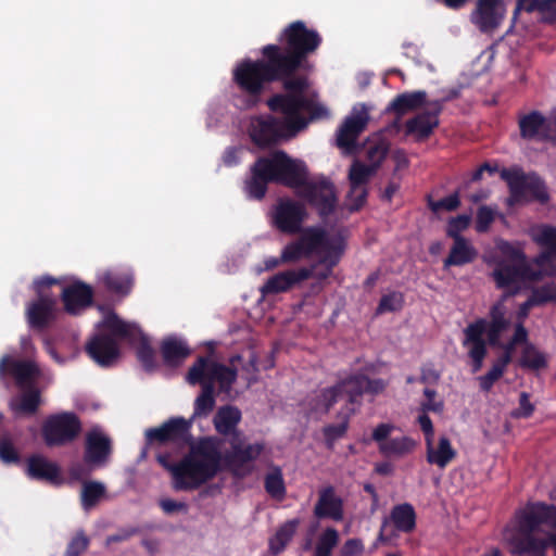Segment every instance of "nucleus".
<instances>
[{
  "mask_svg": "<svg viewBox=\"0 0 556 556\" xmlns=\"http://www.w3.org/2000/svg\"><path fill=\"white\" fill-rule=\"evenodd\" d=\"M339 542V533L334 528H327L316 544L314 556H331L332 549Z\"/></svg>",
  "mask_w": 556,
  "mask_h": 556,
  "instance_id": "44",
  "label": "nucleus"
},
{
  "mask_svg": "<svg viewBox=\"0 0 556 556\" xmlns=\"http://www.w3.org/2000/svg\"><path fill=\"white\" fill-rule=\"evenodd\" d=\"M460 205V199L458 192H454L447 197H444L438 201H430L429 207L433 212H439L441 210L453 212L457 210Z\"/></svg>",
  "mask_w": 556,
  "mask_h": 556,
  "instance_id": "52",
  "label": "nucleus"
},
{
  "mask_svg": "<svg viewBox=\"0 0 556 556\" xmlns=\"http://www.w3.org/2000/svg\"><path fill=\"white\" fill-rule=\"evenodd\" d=\"M497 248L503 256H505L504 260H507L511 264H527L526 255L522 252L521 249L515 247L508 241H501L497 244Z\"/></svg>",
  "mask_w": 556,
  "mask_h": 556,
  "instance_id": "50",
  "label": "nucleus"
},
{
  "mask_svg": "<svg viewBox=\"0 0 556 556\" xmlns=\"http://www.w3.org/2000/svg\"><path fill=\"white\" fill-rule=\"evenodd\" d=\"M39 375L40 369L34 361L15 359L10 355H4L0 359V378L13 377L20 389L35 386Z\"/></svg>",
  "mask_w": 556,
  "mask_h": 556,
  "instance_id": "20",
  "label": "nucleus"
},
{
  "mask_svg": "<svg viewBox=\"0 0 556 556\" xmlns=\"http://www.w3.org/2000/svg\"><path fill=\"white\" fill-rule=\"evenodd\" d=\"M437 391L430 388H425L424 396L425 400L420 403V409L424 413H435L440 414L444 409V402L441 399H437Z\"/></svg>",
  "mask_w": 556,
  "mask_h": 556,
  "instance_id": "47",
  "label": "nucleus"
},
{
  "mask_svg": "<svg viewBox=\"0 0 556 556\" xmlns=\"http://www.w3.org/2000/svg\"><path fill=\"white\" fill-rule=\"evenodd\" d=\"M220 444L222 439L217 437L200 438L178 463H172L166 453H159L156 460L170 472L174 490L194 491L214 479L223 469L227 470Z\"/></svg>",
  "mask_w": 556,
  "mask_h": 556,
  "instance_id": "5",
  "label": "nucleus"
},
{
  "mask_svg": "<svg viewBox=\"0 0 556 556\" xmlns=\"http://www.w3.org/2000/svg\"><path fill=\"white\" fill-rule=\"evenodd\" d=\"M389 521L393 525L394 530L397 532L406 534L414 532L417 525V515L414 506L409 503H402L392 507L389 519L386 518L383 520L378 534V541L382 544L390 543L393 538L396 536L394 531L390 532L389 534L386 533V528Z\"/></svg>",
  "mask_w": 556,
  "mask_h": 556,
  "instance_id": "19",
  "label": "nucleus"
},
{
  "mask_svg": "<svg viewBox=\"0 0 556 556\" xmlns=\"http://www.w3.org/2000/svg\"><path fill=\"white\" fill-rule=\"evenodd\" d=\"M241 412L232 405H225L216 412L213 424L216 431L225 437L229 448L224 452V467L233 477L245 478L254 470V462L265 450L263 442L247 443L243 433L237 429ZM224 440H222V443Z\"/></svg>",
  "mask_w": 556,
  "mask_h": 556,
  "instance_id": "9",
  "label": "nucleus"
},
{
  "mask_svg": "<svg viewBox=\"0 0 556 556\" xmlns=\"http://www.w3.org/2000/svg\"><path fill=\"white\" fill-rule=\"evenodd\" d=\"M539 12L548 23H556V0H539Z\"/></svg>",
  "mask_w": 556,
  "mask_h": 556,
  "instance_id": "61",
  "label": "nucleus"
},
{
  "mask_svg": "<svg viewBox=\"0 0 556 556\" xmlns=\"http://www.w3.org/2000/svg\"><path fill=\"white\" fill-rule=\"evenodd\" d=\"M192 419L187 420L184 417H172L157 428H150L146 431V439L148 444L155 446H163L167 443H173L176 446L182 447L191 445Z\"/></svg>",
  "mask_w": 556,
  "mask_h": 556,
  "instance_id": "16",
  "label": "nucleus"
},
{
  "mask_svg": "<svg viewBox=\"0 0 556 556\" xmlns=\"http://www.w3.org/2000/svg\"><path fill=\"white\" fill-rule=\"evenodd\" d=\"M104 288L116 294L126 295L130 292L134 278L128 271L106 270L100 278Z\"/></svg>",
  "mask_w": 556,
  "mask_h": 556,
  "instance_id": "37",
  "label": "nucleus"
},
{
  "mask_svg": "<svg viewBox=\"0 0 556 556\" xmlns=\"http://www.w3.org/2000/svg\"><path fill=\"white\" fill-rule=\"evenodd\" d=\"M312 276L313 268L288 269L269 277L260 288V291L263 296L282 293L293 288L296 283L312 278Z\"/></svg>",
  "mask_w": 556,
  "mask_h": 556,
  "instance_id": "26",
  "label": "nucleus"
},
{
  "mask_svg": "<svg viewBox=\"0 0 556 556\" xmlns=\"http://www.w3.org/2000/svg\"><path fill=\"white\" fill-rule=\"evenodd\" d=\"M201 393L194 401L193 418L207 416L215 407V386L210 381H201Z\"/></svg>",
  "mask_w": 556,
  "mask_h": 556,
  "instance_id": "40",
  "label": "nucleus"
},
{
  "mask_svg": "<svg viewBox=\"0 0 556 556\" xmlns=\"http://www.w3.org/2000/svg\"><path fill=\"white\" fill-rule=\"evenodd\" d=\"M265 491L276 500H282L286 495V485L281 469L274 467L264 479Z\"/></svg>",
  "mask_w": 556,
  "mask_h": 556,
  "instance_id": "43",
  "label": "nucleus"
},
{
  "mask_svg": "<svg viewBox=\"0 0 556 556\" xmlns=\"http://www.w3.org/2000/svg\"><path fill=\"white\" fill-rule=\"evenodd\" d=\"M496 212L488 205L478 207L476 216V231L479 233L486 232L495 219Z\"/></svg>",
  "mask_w": 556,
  "mask_h": 556,
  "instance_id": "48",
  "label": "nucleus"
},
{
  "mask_svg": "<svg viewBox=\"0 0 556 556\" xmlns=\"http://www.w3.org/2000/svg\"><path fill=\"white\" fill-rule=\"evenodd\" d=\"M261 53L262 59H244L232 70V81L244 96L242 106H256L266 86L273 83H280L285 93L302 94L303 79H291L266 46Z\"/></svg>",
  "mask_w": 556,
  "mask_h": 556,
  "instance_id": "6",
  "label": "nucleus"
},
{
  "mask_svg": "<svg viewBox=\"0 0 556 556\" xmlns=\"http://www.w3.org/2000/svg\"><path fill=\"white\" fill-rule=\"evenodd\" d=\"M26 471L29 478L38 481L55 482L60 477L59 466L42 455H31Z\"/></svg>",
  "mask_w": 556,
  "mask_h": 556,
  "instance_id": "34",
  "label": "nucleus"
},
{
  "mask_svg": "<svg viewBox=\"0 0 556 556\" xmlns=\"http://www.w3.org/2000/svg\"><path fill=\"white\" fill-rule=\"evenodd\" d=\"M59 283V279L48 275L34 281L33 289L37 299L26 308V318L30 328L43 330L55 319L58 300L50 288Z\"/></svg>",
  "mask_w": 556,
  "mask_h": 556,
  "instance_id": "11",
  "label": "nucleus"
},
{
  "mask_svg": "<svg viewBox=\"0 0 556 556\" xmlns=\"http://www.w3.org/2000/svg\"><path fill=\"white\" fill-rule=\"evenodd\" d=\"M369 115L363 106L362 111L353 112L348 116L337 131V144L339 148L351 149L355 146L358 136L367 126Z\"/></svg>",
  "mask_w": 556,
  "mask_h": 556,
  "instance_id": "29",
  "label": "nucleus"
},
{
  "mask_svg": "<svg viewBox=\"0 0 556 556\" xmlns=\"http://www.w3.org/2000/svg\"><path fill=\"white\" fill-rule=\"evenodd\" d=\"M437 110L430 108L416 114L405 123V135L414 137L415 141L422 142L430 138L440 124V104Z\"/></svg>",
  "mask_w": 556,
  "mask_h": 556,
  "instance_id": "27",
  "label": "nucleus"
},
{
  "mask_svg": "<svg viewBox=\"0 0 556 556\" xmlns=\"http://www.w3.org/2000/svg\"><path fill=\"white\" fill-rule=\"evenodd\" d=\"M110 332H112L110 330ZM115 334L98 333L87 343V354L100 366L110 367L119 357V346Z\"/></svg>",
  "mask_w": 556,
  "mask_h": 556,
  "instance_id": "25",
  "label": "nucleus"
},
{
  "mask_svg": "<svg viewBox=\"0 0 556 556\" xmlns=\"http://www.w3.org/2000/svg\"><path fill=\"white\" fill-rule=\"evenodd\" d=\"M327 230L319 226L305 227L300 237L289 242L281 251V261L286 264L308 258L313 254L321 253V249L329 242Z\"/></svg>",
  "mask_w": 556,
  "mask_h": 556,
  "instance_id": "14",
  "label": "nucleus"
},
{
  "mask_svg": "<svg viewBox=\"0 0 556 556\" xmlns=\"http://www.w3.org/2000/svg\"><path fill=\"white\" fill-rule=\"evenodd\" d=\"M376 174L375 166L365 165L359 161H354L349 170V180L351 195L356 193L358 187L366 186L370 177Z\"/></svg>",
  "mask_w": 556,
  "mask_h": 556,
  "instance_id": "41",
  "label": "nucleus"
},
{
  "mask_svg": "<svg viewBox=\"0 0 556 556\" xmlns=\"http://www.w3.org/2000/svg\"><path fill=\"white\" fill-rule=\"evenodd\" d=\"M477 256L478 252L468 239L456 238V240H453L448 255L443 261V268L470 264Z\"/></svg>",
  "mask_w": 556,
  "mask_h": 556,
  "instance_id": "32",
  "label": "nucleus"
},
{
  "mask_svg": "<svg viewBox=\"0 0 556 556\" xmlns=\"http://www.w3.org/2000/svg\"><path fill=\"white\" fill-rule=\"evenodd\" d=\"M345 250V241L341 235L333 236L329 242L318 253L319 260L317 264L312 265L313 276L319 281H325L331 274L333 268L339 264Z\"/></svg>",
  "mask_w": 556,
  "mask_h": 556,
  "instance_id": "24",
  "label": "nucleus"
},
{
  "mask_svg": "<svg viewBox=\"0 0 556 556\" xmlns=\"http://www.w3.org/2000/svg\"><path fill=\"white\" fill-rule=\"evenodd\" d=\"M89 539L83 530L78 531L67 544L64 556H81L89 547Z\"/></svg>",
  "mask_w": 556,
  "mask_h": 556,
  "instance_id": "49",
  "label": "nucleus"
},
{
  "mask_svg": "<svg viewBox=\"0 0 556 556\" xmlns=\"http://www.w3.org/2000/svg\"><path fill=\"white\" fill-rule=\"evenodd\" d=\"M307 216L305 206L291 199H281L273 213V224L282 233H301L302 224Z\"/></svg>",
  "mask_w": 556,
  "mask_h": 556,
  "instance_id": "17",
  "label": "nucleus"
},
{
  "mask_svg": "<svg viewBox=\"0 0 556 556\" xmlns=\"http://www.w3.org/2000/svg\"><path fill=\"white\" fill-rule=\"evenodd\" d=\"M505 16L502 0H478L470 20L482 33H493L500 27Z\"/></svg>",
  "mask_w": 556,
  "mask_h": 556,
  "instance_id": "22",
  "label": "nucleus"
},
{
  "mask_svg": "<svg viewBox=\"0 0 556 556\" xmlns=\"http://www.w3.org/2000/svg\"><path fill=\"white\" fill-rule=\"evenodd\" d=\"M298 526V519L289 520L276 531L274 536L269 539L268 549L273 556H277L285 551L286 546L293 538Z\"/></svg>",
  "mask_w": 556,
  "mask_h": 556,
  "instance_id": "39",
  "label": "nucleus"
},
{
  "mask_svg": "<svg viewBox=\"0 0 556 556\" xmlns=\"http://www.w3.org/2000/svg\"><path fill=\"white\" fill-rule=\"evenodd\" d=\"M83 429L79 417L73 412L49 415L41 426V437L48 447H60L74 442Z\"/></svg>",
  "mask_w": 556,
  "mask_h": 556,
  "instance_id": "13",
  "label": "nucleus"
},
{
  "mask_svg": "<svg viewBox=\"0 0 556 556\" xmlns=\"http://www.w3.org/2000/svg\"><path fill=\"white\" fill-rule=\"evenodd\" d=\"M104 326L106 329L111 330L116 338L125 339L130 344H137V358L141 363L143 369L148 372L155 370L157 367L155 351L151 346L149 338L139 327L124 321L115 314L106 317Z\"/></svg>",
  "mask_w": 556,
  "mask_h": 556,
  "instance_id": "12",
  "label": "nucleus"
},
{
  "mask_svg": "<svg viewBox=\"0 0 556 556\" xmlns=\"http://www.w3.org/2000/svg\"><path fill=\"white\" fill-rule=\"evenodd\" d=\"M367 194H368V191H367L366 186L358 187V189L356 190V193H354L353 197L351 195V190H350L348 197L353 202L352 210L358 211L366 203Z\"/></svg>",
  "mask_w": 556,
  "mask_h": 556,
  "instance_id": "64",
  "label": "nucleus"
},
{
  "mask_svg": "<svg viewBox=\"0 0 556 556\" xmlns=\"http://www.w3.org/2000/svg\"><path fill=\"white\" fill-rule=\"evenodd\" d=\"M321 42L323 38L317 30L307 28L303 21H294L282 29L278 43L266 45L291 79H303L302 94H306L309 87L308 58Z\"/></svg>",
  "mask_w": 556,
  "mask_h": 556,
  "instance_id": "7",
  "label": "nucleus"
},
{
  "mask_svg": "<svg viewBox=\"0 0 556 556\" xmlns=\"http://www.w3.org/2000/svg\"><path fill=\"white\" fill-rule=\"evenodd\" d=\"M518 365L522 369L530 371H540L548 366L547 355L539 350L533 343H527L521 349Z\"/></svg>",
  "mask_w": 556,
  "mask_h": 556,
  "instance_id": "38",
  "label": "nucleus"
},
{
  "mask_svg": "<svg viewBox=\"0 0 556 556\" xmlns=\"http://www.w3.org/2000/svg\"><path fill=\"white\" fill-rule=\"evenodd\" d=\"M275 182L296 190V194L314 207L321 218L330 216L337 206L334 185L326 177L309 179L306 163L291 157L283 150L258 156L250 166L244 192L250 199L263 200L268 185Z\"/></svg>",
  "mask_w": 556,
  "mask_h": 556,
  "instance_id": "1",
  "label": "nucleus"
},
{
  "mask_svg": "<svg viewBox=\"0 0 556 556\" xmlns=\"http://www.w3.org/2000/svg\"><path fill=\"white\" fill-rule=\"evenodd\" d=\"M364 552V544L361 539H349L342 545L339 556H358Z\"/></svg>",
  "mask_w": 556,
  "mask_h": 556,
  "instance_id": "58",
  "label": "nucleus"
},
{
  "mask_svg": "<svg viewBox=\"0 0 556 556\" xmlns=\"http://www.w3.org/2000/svg\"><path fill=\"white\" fill-rule=\"evenodd\" d=\"M427 102V92L417 90L397 94L388 105L387 110L393 112L397 117L422 108Z\"/></svg>",
  "mask_w": 556,
  "mask_h": 556,
  "instance_id": "33",
  "label": "nucleus"
},
{
  "mask_svg": "<svg viewBox=\"0 0 556 556\" xmlns=\"http://www.w3.org/2000/svg\"><path fill=\"white\" fill-rule=\"evenodd\" d=\"M443 96L440 99L428 102V106L437 110V103L440 104V114L443 111L444 104L452 100H455L460 97V87L451 88L442 91Z\"/></svg>",
  "mask_w": 556,
  "mask_h": 556,
  "instance_id": "59",
  "label": "nucleus"
},
{
  "mask_svg": "<svg viewBox=\"0 0 556 556\" xmlns=\"http://www.w3.org/2000/svg\"><path fill=\"white\" fill-rule=\"evenodd\" d=\"M314 515L318 519L342 520L343 501L336 495L332 485H328L319 491L318 501L314 507Z\"/></svg>",
  "mask_w": 556,
  "mask_h": 556,
  "instance_id": "31",
  "label": "nucleus"
},
{
  "mask_svg": "<svg viewBox=\"0 0 556 556\" xmlns=\"http://www.w3.org/2000/svg\"><path fill=\"white\" fill-rule=\"evenodd\" d=\"M432 442H426V459L429 464L443 469L456 457L457 453L445 435L440 437L437 447Z\"/></svg>",
  "mask_w": 556,
  "mask_h": 556,
  "instance_id": "36",
  "label": "nucleus"
},
{
  "mask_svg": "<svg viewBox=\"0 0 556 556\" xmlns=\"http://www.w3.org/2000/svg\"><path fill=\"white\" fill-rule=\"evenodd\" d=\"M394 428L391 424H379L372 430L371 439L383 456L401 458L415 450L416 441L409 437L389 438Z\"/></svg>",
  "mask_w": 556,
  "mask_h": 556,
  "instance_id": "18",
  "label": "nucleus"
},
{
  "mask_svg": "<svg viewBox=\"0 0 556 556\" xmlns=\"http://www.w3.org/2000/svg\"><path fill=\"white\" fill-rule=\"evenodd\" d=\"M112 440L100 429L93 428L86 433L84 463L90 468L105 465L112 454Z\"/></svg>",
  "mask_w": 556,
  "mask_h": 556,
  "instance_id": "21",
  "label": "nucleus"
},
{
  "mask_svg": "<svg viewBox=\"0 0 556 556\" xmlns=\"http://www.w3.org/2000/svg\"><path fill=\"white\" fill-rule=\"evenodd\" d=\"M420 371L419 381L425 384H435L441 378V374L432 364H425Z\"/></svg>",
  "mask_w": 556,
  "mask_h": 556,
  "instance_id": "60",
  "label": "nucleus"
},
{
  "mask_svg": "<svg viewBox=\"0 0 556 556\" xmlns=\"http://www.w3.org/2000/svg\"><path fill=\"white\" fill-rule=\"evenodd\" d=\"M500 175L509 189V195L506 199L507 206L513 207L532 201L541 204L548 202L549 194L546 185L535 173L525 174L519 168H503Z\"/></svg>",
  "mask_w": 556,
  "mask_h": 556,
  "instance_id": "10",
  "label": "nucleus"
},
{
  "mask_svg": "<svg viewBox=\"0 0 556 556\" xmlns=\"http://www.w3.org/2000/svg\"><path fill=\"white\" fill-rule=\"evenodd\" d=\"M266 104L273 113L281 114L282 118L273 115L251 118L248 134L251 141L261 149L294 137L311 122L329 116L328 109L307 94L275 93Z\"/></svg>",
  "mask_w": 556,
  "mask_h": 556,
  "instance_id": "3",
  "label": "nucleus"
},
{
  "mask_svg": "<svg viewBox=\"0 0 556 556\" xmlns=\"http://www.w3.org/2000/svg\"><path fill=\"white\" fill-rule=\"evenodd\" d=\"M404 295L399 291H391L381 296L376 314H384L401 311L404 306Z\"/></svg>",
  "mask_w": 556,
  "mask_h": 556,
  "instance_id": "45",
  "label": "nucleus"
},
{
  "mask_svg": "<svg viewBox=\"0 0 556 556\" xmlns=\"http://www.w3.org/2000/svg\"><path fill=\"white\" fill-rule=\"evenodd\" d=\"M417 421L420 426L421 431L425 434L426 442L433 441L434 429H433L432 420L428 416V413L422 412V414L418 416Z\"/></svg>",
  "mask_w": 556,
  "mask_h": 556,
  "instance_id": "62",
  "label": "nucleus"
},
{
  "mask_svg": "<svg viewBox=\"0 0 556 556\" xmlns=\"http://www.w3.org/2000/svg\"><path fill=\"white\" fill-rule=\"evenodd\" d=\"M509 545L514 556H546L549 546L556 556V506L538 502L525 510Z\"/></svg>",
  "mask_w": 556,
  "mask_h": 556,
  "instance_id": "8",
  "label": "nucleus"
},
{
  "mask_svg": "<svg viewBox=\"0 0 556 556\" xmlns=\"http://www.w3.org/2000/svg\"><path fill=\"white\" fill-rule=\"evenodd\" d=\"M492 263L494 268L491 277L496 288L506 292L501 300L492 304L489 318L479 317L464 329L463 346L468 349L467 354L471 359L472 372L482 368L488 355V345L501 346V337L510 326L504 302L518 292L530 270L528 264H511L504 257H494Z\"/></svg>",
  "mask_w": 556,
  "mask_h": 556,
  "instance_id": "2",
  "label": "nucleus"
},
{
  "mask_svg": "<svg viewBox=\"0 0 556 556\" xmlns=\"http://www.w3.org/2000/svg\"><path fill=\"white\" fill-rule=\"evenodd\" d=\"M0 459L5 464H17L20 462V453L11 441L0 442Z\"/></svg>",
  "mask_w": 556,
  "mask_h": 556,
  "instance_id": "56",
  "label": "nucleus"
},
{
  "mask_svg": "<svg viewBox=\"0 0 556 556\" xmlns=\"http://www.w3.org/2000/svg\"><path fill=\"white\" fill-rule=\"evenodd\" d=\"M160 507L167 515H172L174 513L180 510H187V505L182 502H177L170 498H163L160 501Z\"/></svg>",
  "mask_w": 556,
  "mask_h": 556,
  "instance_id": "63",
  "label": "nucleus"
},
{
  "mask_svg": "<svg viewBox=\"0 0 556 556\" xmlns=\"http://www.w3.org/2000/svg\"><path fill=\"white\" fill-rule=\"evenodd\" d=\"M93 296L92 287L81 280H75L64 287L61 292L64 311L73 316L79 315L90 307L93 304Z\"/></svg>",
  "mask_w": 556,
  "mask_h": 556,
  "instance_id": "23",
  "label": "nucleus"
},
{
  "mask_svg": "<svg viewBox=\"0 0 556 556\" xmlns=\"http://www.w3.org/2000/svg\"><path fill=\"white\" fill-rule=\"evenodd\" d=\"M536 242L541 245L547 247L554 254H556V227L543 226L536 237Z\"/></svg>",
  "mask_w": 556,
  "mask_h": 556,
  "instance_id": "55",
  "label": "nucleus"
},
{
  "mask_svg": "<svg viewBox=\"0 0 556 556\" xmlns=\"http://www.w3.org/2000/svg\"><path fill=\"white\" fill-rule=\"evenodd\" d=\"M504 372L505 370L493 364L485 375L478 378L480 389L483 392H490L494 383L504 375Z\"/></svg>",
  "mask_w": 556,
  "mask_h": 556,
  "instance_id": "54",
  "label": "nucleus"
},
{
  "mask_svg": "<svg viewBox=\"0 0 556 556\" xmlns=\"http://www.w3.org/2000/svg\"><path fill=\"white\" fill-rule=\"evenodd\" d=\"M470 220V216L466 214L452 217L447 224L446 235L453 240H456V238H464L460 232L469 227Z\"/></svg>",
  "mask_w": 556,
  "mask_h": 556,
  "instance_id": "51",
  "label": "nucleus"
},
{
  "mask_svg": "<svg viewBox=\"0 0 556 556\" xmlns=\"http://www.w3.org/2000/svg\"><path fill=\"white\" fill-rule=\"evenodd\" d=\"M190 354L188 344L176 337H168L161 343V355L166 366L178 367Z\"/></svg>",
  "mask_w": 556,
  "mask_h": 556,
  "instance_id": "35",
  "label": "nucleus"
},
{
  "mask_svg": "<svg viewBox=\"0 0 556 556\" xmlns=\"http://www.w3.org/2000/svg\"><path fill=\"white\" fill-rule=\"evenodd\" d=\"M41 405V392L36 386L21 389V392L9 402V407L16 418L35 416Z\"/></svg>",
  "mask_w": 556,
  "mask_h": 556,
  "instance_id": "30",
  "label": "nucleus"
},
{
  "mask_svg": "<svg viewBox=\"0 0 556 556\" xmlns=\"http://www.w3.org/2000/svg\"><path fill=\"white\" fill-rule=\"evenodd\" d=\"M518 127L520 137L527 141H549L548 118L540 111H531L519 115Z\"/></svg>",
  "mask_w": 556,
  "mask_h": 556,
  "instance_id": "28",
  "label": "nucleus"
},
{
  "mask_svg": "<svg viewBox=\"0 0 556 556\" xmlns=\"http://www.w3.org/2000/svg\"><path fill=\"white\" fill-rule=\"evenodd\" d=\"M389 148L384 143H375L367 149L366 156L370 166L377 172L388 154Z\"/></svg>",
  "mask_w": 556,
  "mask_h": 556,
  "instance_id": "53",
  "label": "nucleus"
},
{
  "mask_svg": "<svg viewBox=\"0 0 556 556\" xmlns=\"http://www.w3.org/2000/svg\"><path fill=\"white\" fill-rule=\"evenodd\" d=\"M534 413V405L530 402V395L521 392L519 395V407L513 413L516 418H529Z\"/></svg>",
  "mask_w": 556,
  "mask_h": 556,
  "instance_id": "57",
  "label": "nucleus"
},
{
  "mask_svg": "<svg viewBox=\"0 0 556 556\" xmlns=\"http://www.w3.org/2000/svg\"><path fill=\"white\" fill-rule=\"evenodd\" d=\"M237 380V370L224 364L216 363L207 357L200 356L189 368L187 381L195 386L201 381L218 382L222 391H229Z\"/></svg>",
  "mask_w": 556,
  "mask_h": 556,
  "instance_id": "15",
  "label": "nucleus"
},
{
  "mask_svg": "<svg viewBox=\"0 0 556 556\" xmlns=\"http://www.w3.org/2000/svg\"><path fill=\"white\" fill-rule=\"evenodd\" d=\"M554 301H556V285L554 283H546L533 289L528 298V304L536 306Z\"/></svg>",
  "mask_w": 556,
  "mask_h": 556,
  "instance_id": "46",
  "label": "nucleus"
},
{
  "mask_svg": "<svg viewBox=\"0 0 556 556\" xmlns=\"http://www.w3.org/2000/svg\"><path fill=\"white\" fill-rule=\"evenodd\" d=\"M387 387L388 382L381 378L370 379L365 374L356 372L319 391L312 401V408L315 412L327 414L339 401H345L337 414L339 422L323 428V435L328 450H332L336 442L345 437L352 416L358 413L363 405L364 394L376 396L381 394Z\"/></svg>",
  "mask_w": 556,
  "mask_h": 556,
  "instance_id": "4",
  "label": "nucleus"
},
{
  "mask_svg": "<svg viewBox=\"0 0 556 556\" xmlns=\"http://www.w3.org/2000/svg\"><path fill=\"white\" fill-rule=\"evenodd\" d=\"M105 495V486L99 481H84L80 502L85 510L94 507L99 501Z\"/></svg>",
  "mask_w": 556,
  "mask_h": 556,
  "instance_id": "42",
  "label": "nucleus"
}]
</instances>
